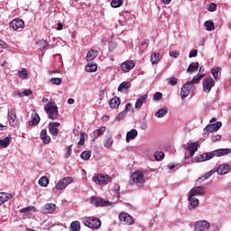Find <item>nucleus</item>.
I'll list each match as a JSON object with an SVG mask.
<instances>
[{
    "label": "nucleus",
    "mask_w": 231,
    "mask_h": 231,
    "mask_svg": "<svg viewBox=\"0 0 231 231\" xmlns=\"http://www.w3.org/2000/svg\"><path fill=\"white\" fill-rule=\"evenodd\" d=\"M230 165L223 163L217 168V172L219 176H223L225 174H228V172H230Z\"/></svg>",
    "instance_id": "17"
},
{
    "label": "nucleus",
    "mask_w": 231,
    "mask_h": 231,
    "mask_svg": "<svg viewBox=\"0 0 231 231\" xmlns=\"http://www.w3.org/2000/svg\"><path fill=\"white\" fill-rule=\"evenodd\" d=\"M40 138L42 139L43 143H45V145H48V143L51 142V137L48 135V131L46 129L41 131Z\"/></svg>",
    "instance_id": "26"
},
{
    "label": "nucleus",
    "mask_w": 231,
    "mask_h": 231,
    "mask_svg": "<svg viewBox=\"0 0 231 231\" xmlns=\"http://www.w3.org/2000/svg\"><path fill=\"white\" fill-rule=\"evenodd\" d=\"M168 83L171 86H176V84H178V79L174 78V77H171V78L169 79Z\"/></svg>",
    "instance_id": "54"
},
{
    "label": "nucleus",
    "mask_w": 231,
    "mask_h": 231,
    "mask_svg": "<svg viewBox=\"0 0 231 231\" xmlns=\"http://www.w3.org/2000/svg\"><path fill=\"white\" fill-rule=\"evenodd\" d=\"M55 208H57V206L53 203H47L42 208V213L43 214H52L55 212Z\"/></svg>",
    "instance_id": "21"
},
{
    "label": "nucleus",
    "mask_w": 231,
    "mask_h": 231,
    "mask_svg": "<svg viewBox=\"0 0 231 231\" xmlns=\"http://www.w3.org/2000/svg\"><path fill=\"white\" fill-rule=\"evenodd\" d=\"M154 158L157 162H162L165 158V153L163 152H156L154 153Z\"/></svg>",
    "instance_id": "44"
},
{
    "label": "nucleus",
    "mask_w": 231,
    "mask_h": 231,
    "mask_svg": "<svg viewBox=\"0 0 231 231\" xmlns=\"http://www.w3.org/2000/svg\"><path fill=\"white\" fill-rule=\"evenodd\" d=\"M231 153V149L230 148H226V149H218L211 152L212 158L217 156H225L226 154Z\"/></svg>",
    "instance_id": "18"
},
{
    "label": "nucleus",
    "mask_w": 231,
    "mask_h": 231,
    "mask_svg": "<svg viewBox=\"0 0 231 231\" xmlns=\"http://www.w3.org/2000/svg\"><path fill=\"white\" fill-rule=\"evenodd\" d=\"M72 149H73V144H70L67 147V152L65 153V158H69V156H71Z\"/></svg>",
    "instance_id": "53"
},
{
    "label": "nucleus",
    "mask_w": 231,
    "mask_h": 231,
    "mask_svg": "<svg viewBox=\"0 0 231 231\" xmlns=\"http://www.w3.org/2000/svg\"><path fill=\"white\" fill-rule=\"evenodd\" d=\"M167 113H169V108H167L166 106H164L163 108L159 109L155 114L154 116H156V118H163V116H165L167 115Z\"/></svg>",
    "instance_id": "30"
},
{
    "label": "nucleus",
    "mask_w": 231,
    "mask_h": 231,
    "mask_svg": "<svg viewBox=\"0 0 231 231\" xmlns=\"http://www.w3.org/2000/svg\"><path fill=\"white\" fill-rule=\"evenodd\" d=\"M97 66L96 63H88L86 67V71L88 73H94L95 71H97Z\"/></svg>",
    "instance_id": "37"
},
{
    "label": "nucleus",
    "mask_w": 231,
    "mask_h": 231,
    "mask_svg": "<svg viewBox=\"0 0 231 231\" xmlns=\"http://www.w3.org/2000/svg\"><path fill=\"white\" fill-rule=\"evenodd\" d=\"M8 122L11 127H19V119L17 118V113L15 108H11L8 111Z\"/></svg>",
    "instance_id": "4"
},
{
    "label": "nucleus",
    "mask_w": 231,
    "mask_h": 231,
    "mask_svg": "<svg viewBox=\"0 0 231 231\" xmlns=\"http://www.w3.org/2000/svg\"><path fill=\"white\" fill-rule=\"evenodd\" d=\"M38 183L41 187H48V184L50 183V179H48V177L46 176H42L39 180Z\"/></svg>",
    "instance_id": "38"
},
{
    "label": "nucleus",
    "mask_w": 231,
    "mask_h": 231,
    "mask_svg": "<svg viewBox=\"0 0 231 231\" xmlns=\"http://www.w3.org/2000/svg\"><path fill=\"white\" fill-rule=\"evenodd\" d=\"M110 5L112 8H120L124 5V0H112Z\"/></svg>",
    "instance_id": "43"
},
{
    "label": "nucleus",
    "mask_w": 231,
    "mask_h": 231,
    "mask_svg": "<svg viewBox=\"0 0 231 231\" xmlns=\"http://www.w3.org/2000/svg\"><path fill=\"white\" fill-rule=\"evenodd\" d=\"M51 83L55 84L56 86H60V84H62V79H60V78H52V79H51Z\"/></svg>",
    "instance_id": "50"
},
{
    "label": "nucleus",
    "mask_w": 231,
    "mask_h": 231,
    "mask_svg": "<svg viewBox=\"0 0 231 231\" xmlns=\"http://www.w3.org/2000/svg\"><path fill=\"white\" fill-rule=\"evenodd\" d=\"M80 158H81V160L88 162V160H89V158H91V151L88 150V151L82 152L80 154Z\"/></svg>",
    "instance_id": "42"
},
{
    "label": "nucleus",
    "mask_w": 231,
    "mask_h": 231,
    "mask_svg": "<svg viewBox=\"0 0 231 231\" xmlns=\"http://www.w3.org/2000/svg\"><path fill=\"white\" fill-rule=\"evenodd\" d=\"M11 142H12V136L10 135L4 139H0V147H2V149H6V147L10 145Z\"/></svg>",
    "instance_id": "28"
},
{
    "label": "nucleus",
    "mask_w": 231,
    "mask_h": 231,
    "mask_svg": "<svg viewBox=\"0 0 231 231\" xmlns=\"http://www.w3.org/2000/svg\"><path fill=\"white\" fill-rule=\"evenodd\" d=\"M199 69V63L196 62L195 65L190 64L188 68V71L191 73H194V71H198Z\"/></svg>",
    "instance_id": "46"
},
{
    "label": "nucleus",
    "mask_w": 231,
    "mask_h": 231,
    "mask_svg": "<svg viewBox=\"0 0 231 231\" xmlns=\"http://www.w3.org/2000/svg\"><path fill=\"white\" fill-rule=\"evenodd\" d=\"M210 228V224L207 220L195 222V231H207Z\"/></svg>",
    "instance_id": "9"
},
{
    "label": "nucleus",
    "mask_w": 231,
    "mask_h": 231,
    "mask_svg": "<svg viewBox=\"0 0 231 231\" xmlns=\"http://www.w3.org/2000/svg\"><path fill=\"white\" fill-rule=\"evenodd\" d=\"M33 93L32 89H25L23 92H22L23 97H30Z\"/></svg>",
    "instance_id": "58"
},
{
    "label": "nucleus",
    "mask_w": 231,
    "mask_h": 231,
    "mask_svg": "<svg viewBox=\"0 0 231 231\" xmlns=\"http://www.w3.org/2000/svg\"><path fill=\"white\" fill-rule=\"evenodd\" d=\"M90 203L91 205H94V207H110L111 205V202L109 200L95 196L91 197Z\"/></svg>",
    "instance_id": "5"
},
{
    "label": "nucleus",
    "mask_w": 231,
    "mask_h": 231,
    "mask_svg": "<svg viewBox=\"0 0 231 231\" xmlns=\"http://www.w3.org/2000/svg\"><path fill=\"white\" fill-rule=\"evenodd\" d=\"M136 63L134 60H125L121 64V69L124 73H129L130 69H134Z\"/></svg>",
    "instance_id": "14"
},
{
    "label": "nucleus",
    "mask_w": 231,
    "mask_h": 231,
    "mask_svg": "<svg viewBox=\"0 0 231 231\" xmlns=\"http://www.w3.org/2000/svg\"><path fill=\"white\" fill-rule=\"evenodd\" d=\"M131 180L134 185L137 187H143L145 184V176L142 171H135L131 175Z\"/></svg>",
    "instance_id": "3"
},
{
    "label": "nucleus",
    "mask_w": 231,
    "mask_h": 231,
    "mask_svg": "<svg viewBox=\"0 0 231 231\" xmlns=\"http://www.w3.org/2000/svg\"><path fill=\"white\" fill-rule=\"evenodd\" d=\"M188 200L189 201V210H192V208H196V207L199 205V199L194 197L190 198V194H189L188 196Z\"/></svg>",
    "instance_id": "24"
},
{
    "label": "nucleus",
    "mask_w": 231,
    "mask_h": 231,
    "mask_svg": "<svg viewBox=\"0 0 231 231\" xmlns=\"http://www.w3.org/2000/svg\"><path fill=\"white\" fill-rule=\"evenodd\" d=\"M113 145V137H108L104 141V146L109 149Z\"/></svg>",
    "instance_id": "49"
},
{
    "label": "nucleus",
    "mask_w": 231,
    "mask_h": 231,
    "mask_svg": "<svg viewBox=\"0 0 231 231\" xmlns=\"http://www.w3.org/2000/svg\"><path fill=\"white\" fill-rule=\"evenodd\" d=\"M211 73L215 79V80H218L219 79V73H221V68L216 67L215 69H211Z\"/></svg>",
    "instance_id": "40"
},
{
    "label": "nucleus",
    "mask_w": 231,
    "mask_h": 231,
    "mask_svg": "<svg viewBox=\"0 0 231 231\" xmlns=\"http://www.w3.org/2000/svg\"><path fill=\"white\" fill-rule=\"evenodd\" d=\"M129 88H131V82L124 81L119 85L117 91H125L129 89Z\"/></svg>",
    "instance_id": "35"
},
{
    "label": "nucleus",
    "mask_w": 231,
    "mask_h": 231,
    "mask_svg": "<svg viewBox=\"0 0 231 231\" xmlns=\"http://www.w3.org/2000/svg\"><path fill=\"white\" fill-rule=\"evenodd\" d=\"M138 136V131L136 129H132L131 131H129L126 134V142L127 143H129V142H131V140H134V138H136Z\"/></svg>",
    "instance_id": "27"
},
{
    "label": "nucleus",
    "mask_w": 231,
    "mask_h": 231,
    "mask_svg": "<svg viewBox=\"0 0 231 231\" xmlns=\"http://www.w3.org/2000/svg\"><path fill=\"white\" fill-rule=\"evenodd\" d=\"M125 111H126V113H129V111H131L132 113L134 112V108L133 107V105L131 103L126 104L125 106Z\"/></svg>",
    "instance_id": "55"
},
{
    "label": "nucleus",
    "mask_w": 231,
    "mask_h": 231,
    "mask_svg": "<svg viewBox=\"0 0 231 231\" xmlns=\"http://www.w3.org/2000/svg\"><path fill=\"white\" fill-rule=\"evenodd\" d=\"M216 172H217V170L214 169V170H211V171H208V176L210 178V176H212L213 174H216Z\"/></svg>",
    "instance_id": "63"
},
{
    "label": "nucleus",
    "mask_w": 231,
    "mask_h": 231,
    "mask_svg": "<svg viewBox=\"0 0 231 231\" xmlns=\"http://www.w3.org/2000/svg\"><path fill=\"white\" fill-rule=\"evenodd\" d=\"M189 198H194V196H205V188L202 186H197L190 189Z\"/></svg>",
    "instance_id": "13"
},
{
    "label": "nucleus",
    "mask_w": 231,
    "mask_h": 231,
    "mask_svg": "<svg viewBox=\"0 0 231 231\" xmlns=\"http://www.w3.org/2000/svg\"><path fill=\"white\" fill-rule=\"evenodd\" d=\"M10 26L13 28V30H21L24 28V21L21 19H14L10 23Z\"/></svg>",
    "instance_id": "16"
},
{
    "label": "nucleus",
    "mask_w": 231,
    "mask_h": 231,
    "mask_svg": "<svg viewBox=\"0 0 231 231\" xmlns=\"http://www.w3.org/2000/svg\"><path fill=\"white\" fill-rule=\"evenodd\" d=\"M193 160L197 163H201V162H207L208 160H212V153L211 152H204L202 154L195 156Z\"/></svg>",
    "instance_id": "11"
},
{
    "label": "nucleus",
    "mask_w": 231,
    "mask_h": 231,
    "mask_svg": "<svg viewBox=\"0 0 231 231\" xmlns=\"http://www.w3.org/2000/svg\"><path fill=\"white\" fill-rule=\"evenodd\" d=\"M221 138V135H216L215 137H213V142H217V140H219Z\"/></svg>",
    "instance_id": "64"
},
{
    "label": "nucleus",
    "mask_w": 231,
    "mask_h": 231,
    "mask_svg": "<svg viewBox=\"0 0 231 231\" xmlns=\"http://www.w3.org/2000/svg\"><path fill=\"white\" fill-rule=\"evenodd\" d=\"M147 94L143 95L142 97H140L139 98H137L136 102H135V109H138L140 107H142V106H143V102H145V100H147Z\"/></svg>",
    "instance_id": "32"
},
{
    "label": "nucleus",
    "mask_w": 231,
    "mask_h": 231,
    "mask_svg": "<svg viewBox=\"0 0 231 231\" xmlns=\"http://www.w3.org/2000/svg\"><path fill=\"white\" fill-rule=\"evenodd\" d=\"M203 77H205V74H200L197 78H193L191 80L186 82V86H189L192 89H196L194 84H199V81Z\"/></svg>",
    "instance_id": "22"
},
{
    "label": "nucleus",
    "mask_w": 231,
    "mask_h": 231,
    "mask_svg": "<svg viewBox=\"0 0 231 231\" xmlns=\"http://www.w3.org/2000/svg\"><path fill=\"white\" fill-rule=\"evenodd\" d=\"M84 143H86V133L81 132L80 133V139L78 143V146L81 147V145H84Z\"/></svg>",
    "instance_id": "47"
},
{
    "label": "nucleus",
    "mask_w": 231,
    "mask_h": 231,
    "mask_svg": "<svg viewBox=\"0 0 231 231\" xmlns=\"http://www.w3.org/2000/svg\"><path fill=\"white\" fill-rule=\"evenodd\" d=\"M70 183H73L72 177L63 178L62 180H59V182L55 186V189L57 190H64V189H66Z\"/></svg>",
    "instance_id": "7"
},
{
    "label": "nucleus",
    "mask_w": 231,
    "mask_h": 231,
    "mask_svg": "<svg viewBox=\"0 0 231 231\" xmlns=\"http://www.w3.org/2000/svg\"><path fill=\"white\" fill-rule=\"evenodd\" d=\"M223 124L221 122H217L215 124H209L204 128L205 134H208V133H214L216 131H219Z\"/></svg>",
    "instance_id": "10"
},
{
    "label": "nucleus",
    "mask_w": 231,
    "mask_h": 231,
    "mask_svg": "<svg viewBox=\"0 0 231 231\" xmlns=\"http://www.w3.org/2000/svg\"><path fill=\"white\" fill-rule=\"evenodd\" d=\"M109 106L112 109H116V107H118V106H120V97H114L110 102H109Z\"/></svg>",
    "instance_id": "33"
},
{
    "label": "nucleus",
    "mask_w": 231,
    "mask_h": 231,
    "mask_svg": "<svg viewBox=\"0 0 231 231\" xmlns=\"http://www.w3.org/2000/svg\"><path fill=\"white\" fill-rule=\"evenodd\" d=\"M58 127H60V123L51 122L49 124V131L52 136L59 135V128Z\"/></svg>",
    "instance_id": "15"
},
{
    "label": "nucleus",
    "mask_w": 231,
    "mask_h": 231,
    "mask_svg": "<svg viewBox=\"0 0 231 231\" xmlns=\"http://www.w3.org/2000/svg\"><path fill=\"white\" fill-rule=\"evenodd\" d=\"M204 26H206V30L208 32H213V30H214V22L207 21V22H205Z\"/></svg>",
    "instance_id": "45"
},
{
    "label": "nucleus",
    "mask_w": 231,
    "mask_h": 231,
    "mask_svg": "<svg viewBox=\"0 0 231 231\" xmlns=\"http://www.w3.org/2000/svg\"><path fill=\"white\" fill-rule=\"evenodd\" d=\"M111 181V177L109 175L97 174L95 177V183H98L99 185H106Z\"/></svg>",
    "instance_id": "12"
},
{
    "label": "nucleus",
    "mask_w": 231,
    "mask_h": 231,
    "mask_svg": "<svg viewBox=\"0 0 231 231\" xmlns=\"http://www.w3.org/2000/svg\"><path fill=\"white\" fill-rule=\"evenodd\" d=\"M125 116H127V113L126 110H124L117 115L116 120H117V122H120V120H124Z\"/></svg>",
    "instance_id": "48"
},
{
    "label": "nucleus",
    "mask_w": 231,
    "mask_h": 231,
    "mask_svg": "<svg viewBox=\"0 0 231 231\" xmlns=\"http://www.w3.org/2000/svg\"><path fill=\"white\" fill-rule=\"evenodd\" d=\"M159 60H162V56H161L160 52L152 53V55H151L152 64H156V62H159Z\"/></svg>",
    "instance_id": "36"
},
{
    "label": "nucleus",
    "mask_w": 231,
    "mask_h": 231,
    "mask_svg": "<svg viewBox=\"0 0 231 231\" xmlns=\"http://www.w3.org/2000/svg\"><path fill=\"white\" fill-rule=\"evenodd\" d=\"M216 8H217L216 4L211 3V4L208 5V10L209 12H216Z\"/></svg>",
    "instance_id": "57"
},
{
    "label": "nucleus",
    "mask_w": 231,
    "mask_h": 231,
    "mask_svg": "<svg viewBox=\"0 0 231 231\" xmlns=\"http://www.w3.org/2000/svg\"><path fill=\"white\" fill-rule=\"evenodd\" d=\"M0 46L1 48H4L5 50H6V48H8V45L6 42H5L4 41L0 40Z\"/></svg>",
    "instance_id": "60"
},
{
    "label": "nucleus",
    "mask_w": 231,
    "mask_h": 231,
    "mask_svg": "<svg viewBox=\"0 0 231 231\" xmlns=\"http://www.w3.org/2000/svg\"><path fill=\"white\" fill-rule=\"evenodd\" d=\"M162 97H163V94H162V92H156L153 95V100L154 102H160V100H162Z\"/></svg>",
    "instance_id": "52"
},
{
    "label": "nucleus",
    "mask_w": 231,
    "mask_h": 231,
    "mask_svg": "<svg viewBox=\"0 0 231 231\" xmlns=\"http://www.w3.org/2000/svg\"><path fill=\"white\" fill-rule=\"evenodd\" d=\"M32 120L28 122V125H39V122H41V117L39 116V114L37 112H33L32 114Z\"/></svg>",
    "instance_id": "23"
},
{
    "label": "nucleus",
    "mask_w": 231,
    "mask_h": 231,
    "mask_svg": "<svg viewBox=\"0 0 231 231\" xmlns=\"http://www.w3.org/2000/svg\"><path fill=\"white\" fill-rule=\"evenodd\" d=\"M14 97H23V92L21 90H16L14 92Z\"/></svg>",
    "instance_id": "62"
},
{
    "label": "nucleus",
    "mask_w": 231,
    "mask_h": 231,
    "mask_svg": "<svg viewBox=\"0 0 231 231\" xmlns=\"http://www.w3.org/2000/svg\"><path fill=\"white\" fill-rule=\"evenodd\" d=\"M32 212L38 211L37 208H35L34 206H28L26 208H21L20 213L28 215V214H30V211H32Z\"/></svg>",
    "instance_id": "34"
},
{
    "label": "nucleus",
    "mask_w": 231,
    "mask_h": 231,
    "mask_svg": "<svg viewBox=\"0 0 231 231\" xmlns=\"http://www.w3.org/2000/svg\"><path fill=\"white\" fill-rule=\"evenodd\" d=\"M202 86H203V91L205 93H208L212 90V88L216 86V81H214V79L212 77L205 78L202 80Z\"/></svg>",
    "instance_id": "6"
},
{
    "label": "nucleus",
    "mask_w": 231,
    "mask_h": 231,
    "mask_svg": "<svg viewBox=\"0 0 231 231\" xmlns=\"http://www.w3.org/2000/svg\"><path fill=\"white\" fill-rule=\"evenodd\" d=\"M71 231H80V222L73 221L69 226Z\"/></svg>",
    "instance_id": "41"
},
{
    "label": "nucleus",
    "mask_w": 231,
    "mask_h": 231,
    "mask_svg": "<svg viewBox=\"0 0 231 231\" xmlns=\"http://www.w3.org/2000/svg\"><path fill=\"white\" fill-rule=\"evenodd\" d=\"M149 42H150L149 39L143 40L141 43V46H146L147 47V46H149Z\"/></svg>",
    "instance_id": "61"
},
{
    "label": "nucleus",
    "mask_w": 231,
    "mask_h": 231,
    "mask_svg": "<svg viewBox=\"0 0 231 231\" xmlns=\"http://www.w3.org/2000/svg\"><path fill=\"white\" fill-rule=\"evenodd\" d=\"M12 198H14V196L10 193L0 192V207L4 205V203H6V201H9V199H12Z\"/></svg>",
    "instance_id": "25"
},
{
    "label": "nucleus",
    "mask_w": 231,
    "mask_h": 231,
    "mask_svg": "<svg viewBox=\"0 0 231 231\" xmlns=\"http://www.w3.org/2000/svg\"><path fill=\"white\" fill-rule=\"evenodd\" d=\"M97 57H98V51L90 50L87 53V60H88V61L95 60V59H97Z\"/></svg>",
    "instance_id": "31"
},
{
    "label": "nucleus",
    "mask_w": 231,
    "mask_h": 231,
    "mask_svg": "<svg viewBox=\"0 0 231 231\" xmlns=\"http://www.w3.org/2000/svg\"><path fill=\"white\" fill-rule=\"evenodd\" d=\"M119 220L123 225H134V218L125 212L119 214Z\"/></svg>",
    "instance_id": "8"
},
{
    "label": "nucleus",
    "mask_w": 231,
    "mask_h": 231,
    "mask_svg": "<svg viewBox=\"0 0 231 231\" xmlns=\"http://www.w3.org/2000/svg\"><path fill=\"white\" fill-rule=\"evenodd\" d=\"M189 59H192V57H198V50H192V51L189 52Z\"/></svg>",
    "instance_id": "59"
},
{
    "label": "nucleus",
    "mask_w": 231,
    "mask_h": 231,
    "mask_svg": "<svg viewBox=\"0 0 231 231\" xmlns=\"http://www.w3.org/2000/svg\"><path fill=\"white\" fill-rule=\"evenodd\" d=\"M104 133H106V126H101L100 128L97 129L94 131V135H93V139L92 142H95V140H97V136H102V134H104Z\"/></svg>",
    "instance_id": "29"
},
{
    "label": "nucleus",
    "mask_w": 231,
    "mask_h": 231,
    "mask_svg": "<svg viewBox=\"0 0 231 231\" xmlns=\"http://www.w3.org/2000/svg\"><path fill=\"white\" fill-rule=\"evenodd\" d=\"M18 76H19V79H22V80L28 79V69H22V70H18Z\"/></svg>",
    "instance_id": "39"
},
{
    "label": "nucleus",
    "mask_w": 231,
    "mask_h": 231,
    "mask_svg": "<svg viewBox=\"0 0 231 231\" xmlns=\"http://www.w3.org/2000/svg\"><path fill=\"white\" fill-rule=\"evenodd\" d=\"M190 89H192V87H189L185 83L183 87L180 89V98L181 100H185V97L190 95Z\"/></svg>",
    "instance_id": "20"
},
{
    "label": "nucleus",
    "mask_w": 231,
    "mask_h": 231,
    "mask_svg": "<svg viewBox=\"0 0 231 231\" xmlns=\"http://www.w3.org/2000/svg\"><path fill=\"white\" fill-rule=\"evenodd\" d=\"M170 57H174V59H178L180 57V51H170Z\"/></svg>",
    "instance_id": "56"
},
{
    "label": "nucleus",
    "mask_w": 231,
    "mask_h": 231,
    "mask_svg": "<svg viewBox=\"0 0 231 231\" xmlns=\"http://www.w3.org/2000/svg\"><path fill=\"white\" fill-rule=\"evenodd\" d=\"M44 111H46L49 120H57L59 118V107L55 102L47 103L44 106Z\"/></svg>",
    "instance_id": "1"
},
{
    "label": "nucleus",
    "mask_w": 231,
    "mask_h": 231,
    "mask_svg": "<svg viewBox=\"0 0 231 231\" xmlns=\"http://www.w3.org/2000/svg\"><path fill=\"white\" fill-rule=\"evenodd\" d=\"M208 178H210V175H208V172H206L202 177H199L197 180V183H203V181H205V180H208Z\"/></svg>",
    "instance_id": "51"
},
{
    "label": "nucleus",
    "mask_w": 231,
    "mask_h": 231,
    "mask_svg": "<svg viewBox=\"0 0 231 231\" xmlns=\"http://www.w3.org/2000/svg\"><path fill=\"white\" fill-rule=\"evenodd\" d=\"M83 225L93 230H98L102 226V221L97 217H86L83 219Z\"/></svg>",
    "instance_id": "2"
},
{
    "label": "nucleus",
    "mask_w": 231,
    "mask_h": 231,
    "mask_svg": "<svg viewBox=\"0 0 231 231\" xmlns=\"http://www.w3.org/2000/svg\"><path fill=\"white\" fill-rule=\"evenodd\" d=\"M198 147H199V143H198V142L190 143L187 146V151H189L190 158H192V156L196 154V152L198 151Z\"/></svg>",
    "instance_id": "19"
}]
</instances>
